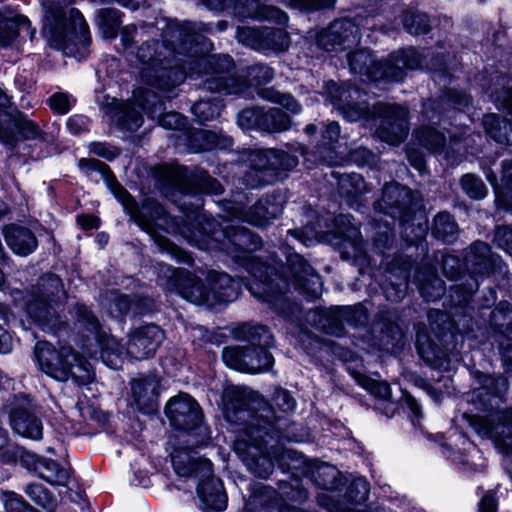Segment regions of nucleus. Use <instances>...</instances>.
<instances>
[{"label":"nucleus","instance_id":"f257e3e1","mask_svg":"<svg viewBox=\"0 0 512 512\" xmlns=\"http://www.w3.org/2000/svg\"><path fill=\"white\" fill-rule=\"evenodd\" d=\"M116 199L135 222L153 238L159 249L178 262L190 264L193 260L190 254L158 232L157 227L163 228L166 232L180 233L190 245L201 250L224 251L237 261L246 260V269L254 277V282L248 284V289L258 299L274 305L290 285L312 298L318 297L322 291L320 275L302 256L294 253L290 246L280 248L287 267L285 274L279 275L276 259L264 263L260 256L245 255L260 247L261 241L258 236L244 227L229 224L227 221L219 223L200 210L199 205L182 211L181 225L174 218L167 216L162 207L157 206L156 213L159 217L152 223L142 219L135 200L117 180Z\"/></svg>","mask_w":512,"mask_h":512},{"label":"nucleus","instance_id":"f03ea898","mask_svg":"<svg viewBox=\"0 0 512 512\" xmlns=\"http://www.w3.org/2000/svg\"><path fill=\"white\" fill-rule=\"evenodd\" d=\"M161 30L162 43L145 42L137 52L142 64L140 76L148 86L169 90L181 84L186 76H205V89L225 95H244L249 87L246 80L238 77L234 63L228 55H205L210 48L204 34L213 31L212 24L180 23L161 19L156 27L150 24L123 27L121 43L130 47L134 38L153 35Z\"/></svg>","mask_w":512,"mask_h":512},{"label":"nucleus","instance_id":"7ed1b4c3","mask_svg":"<svg viewBox=\"0 0 512 512\" xmlns=\"http://www.w3.org/2000/svg\"><path fill=\"white\" fill-rule=\"evenodd\" d=\"M257 395L245 388L229 386L222 394V412L230 423L243 426L234 442V451L255 476L267 478L274 461L267 450L265 437L272 438L274 424L255 409Z\"/></svg>","mask_w":512,"mask_h":512},{"label":"nucleus","instance_id":"20e7f679","mask_svg":"<svg viewBox=\"0 0 512 512\" xmlns=\"http://www.w3.org/2000/svg\"><path fill=\"white\" fill-rule=\"evenodd\" d=\"M161 273L167 278L165 289L168 292L176 293L193 304L205 305L211 309L236 300L241 290L238 280L222 272H209L206 278L207 286L196 275L184 269L165 265L161 268Z\"/></svg>","mask_w":512,"mask_h":512},{"label":"nucleus","instance_id":"39448f33","mask_svg":"<svg viewBox=\"0 0 512 512\" xmlns=\"http://www.w3.org/2000/svg\"><path fill=\"white\" fill-rule=\"evenodd\" d=\"M150 88H139L134 91V102L120 103L115 98L104 96L101 105L105 113L110 117V120L116 124L121 130L134 132L138 130L143 124L142 114L135 108V104L141 108L148 117L157 119L160 126L166 129L181 130L185 127L186 118L177 112L164 113L165 107L160 96L157 92ZM157 89V87H155ZM169 90H162V92H169Z\"/></svg>","mask_w":512,"mask_h":512},{"label":"nucleus","instance_id":"423d86ee","mask_svg":"<svg viewBox=\"0 0 512 512\" xmlns=\"http://www.w3.org/2000/svg\"><path fill=\"white\" fill-rule=\"evenodd\" d=\"M326 93L333 105L341 109L343 116L353 122L359 120L368 121L370 118L379 122L376 130L378 138L391 145H398L404 141L408 134V112L406 108L391 104L378 103L373 111L365 103L356 105L345 104L344 90L335 82L326 84Z\"/></svg>","mask_w":512,"mask_h":512},{"label":"nucleus","instance_id":"0eeeda50","mask_svg":"<svg viewBox=\"0 0 512 512\" xmlns=\"http://www.w3.org/2000/svg\"><path fill=\"white\" fill-rule=\"evenodd\" d=\"M73 0H42L43 27L42 34L50 45L69 54L71 46L86 47L90 43V32L80 11L70 9L67 16L65 9Z\"/></svg>","mask_w":512,"mask_h":512},{"label":"nucleus","instance_id":"6e6552de","mask_svg":"<svg viewBox=\"0 0 512 512\" xmlns=\"http://www.w3.org/2000/svg\"><path fill=\"white\" fill-rule=\"evenodd\" d=\"M237 336L252 345L224 348L222 359L225 365L251 374L269 371L274 364V357L268 351L273 343L270 331L263 325L246 323L239 327Z\"/></svg>","mask_w":512,"mask_h":512},{"label":"nucleus","instance_id":"1a4fd4ad","mask_svg":"<svg viewBox=\"0 0 512 512\" xmlns=\"http://www.w3.org/2000/svg\"><path fill=\"white\" fill-rule=\"evenodd\" d=\"M75 327L81 335L77 345L91 359L98 355L112 369H118L122 364L124 348L116 338L108 335L100 326L99 321L84 304L74 307Z\"/></svg>","mask_w":512,"mask_h":512},{"label":"nucleus","instance_id":"9d476101","mask_svg":"<svg viewBox=\"0 0 512 512\" xmlns=\"http://www.w3.org/2000/svg\"><path fill=\"white\" fill-rule=\"evenodd\" d=\"M374 209L399 220L405 240L416 243L427 234V220L421 212H413L412 191L398 183H390L383 188L382 198L375 202Z\"/></svg>","mask_w":512,"mask_h":512},{"label":"nucleus","instance_id":"9b49d317","mask_svg":"<svg viewBox=\"0 0 512 512\" xmlns=\"http://www.w3.org/2000/svg\"><path fill=\"white\" fill-rule=\"evenodd\" d=\"M348 62L354 74L366 76L368 80L389 82L401 81L406 69L422 66V57L414 48L401 49L392 53L385 61H376L367 50L348 54Z\"/></svg>","mask_w":512,"mask_h":512},{"label":"nucleus","instance_id":"f8f14e48","mask_svg":"<svg viewBox=\"0 0 512 512\" xmlns=\"http://www.w3.org/2000/svg\"><path fill=\"white\" fill-rule=\"evenodd\" d=\"M39 368L50 377L66 381L72 378L77 384H87L94 379L91 363L81 357L70 346L56 350L52 344L42 341L35 346Z\"/></svg>","mask_w":512,"mask_h":512},{"label":"nucleus","instance_id":"ddd939ff","mask_svg":"<svg viewBox=\"0 0 512 512\" xmlns=\"http://www.w3.org/2000/svg\"><path fill=\"white\" fill-rule=\"evenodd\" d=\"M62 287L57 275L47 274L27 294V314L43 331L58 333L66 326L57 313L59 301L64 296Z\"/></svg>","mask_w":512,"mask_h":512},{"label":"nucleus","instance_id":"4468645a","mask_svg":"<svg viewBox=\"0 0 512 512\" xmlns=\"http://www.w3.org/2000/svg\"><path fill=\"white\" fill-rule=\"evenodd\" d=\"M465 267L468 278L465 282L455 284L450 288V297L455 305H463L479 287V277L488 276L501 269L502 260L491 252L488 244L476 241L466 252Z\"/></svg>","mask_w":512,"mask_h":512},{"label":"nucleus","instance_id":"2eb2a0df","mask_svg":"<svg viewBox=\"0 0 512 512\" xmlns=\"http://www.w3.org/2000/svg\"><path fill=\"white\" fill-rule=\"evenodd\" d=\"M249 162L251 169L245 176V183L256 187L273 182L279 177L280 171L296 167L298 159L284 151L268 149L252 151Z\"/></svg>","mask_w":512,"mask_h":512},{"label":"nucleus","instance_id":"dca6fc26","mask_svg":"<svg viewBox=\"0 0 512 512\" xmlns=\"http://www.w3.org/2000/svg\"><path fill=\"white\" fill-rule=\"evenodd\" d=\"M170 424L179 430L175 438L204 437L206 428L202 426V411L198 403L188 394L180 393L171 398L165 407Z\"/></svg>","mask_w":512,"mask_h":512},{"label":"nucleus","instance_id":"f3484780","mask_svg":"<svg viewBox=\"0 0 512 512\" xmlns=\"http://www.w3.org/2000/svg\"><path fill=\"white\" fill-rule=\"evenodd\" d=\"M9 105L10 98L0 88V141L14 146L17 141L16 131L24 139L37 138L41 133L38 125L19 111H10Z\"/></svg>","mask_w":512,"mask_h":512},{"label":"nucleus","instance_id":"a211bd4d","mask_svg":"<svg viewBox=\"0 0 512 512\" xmlns=\"http://www.w3.org/2000/svg\"><path fill=\"white\" fill-rule=\"evenodd\" d=\"M236 37L239 42L264 54L285 51L290 44L288 33L279 28L238 27Z\"/></svg>","mask_w":512,"mask_h":512},{"label":"nucleus","instance_id":"6ab92c4d","mask_svg":"<svg viewBox=\"0 0 512 512\" xmlns=\"http://www.w3.org/2000/svg\"><path fill=\"white\" fill-rule=\"evenodd\" d=\"M472 425L481 437L490 438L497 447L512 457V407L491 414L489 418L477 417Z\"/></svg>","mask_w":512,"mask_h":512},{"label":"nucleus","instance_id":"aec40b11","mask_svg":"<svg viewBox=\"0 0 512 512\" xmlns=\"http://www.w3.org/2000/svg\"><path fill=\"white\" fill-rule=\"evenodd\" d=\"M204 443V437L201 438H175L170 437L168 445L171 450V462L174 471L181 477H189L193 474L200 476V462L207 460L197 456L194 450Z\"/></svg>","mask_w":512,"mask_h":512},{"label":"nucleus","instance_id":"412c9836","mask_svg":"<svg viewBox=\"0 0 512 512\" xmlns=\"http://www.w3.org/2000/svg\"><path fill=\"white\" fill-rule=\"evenodd\" d=\"M12 429L19 435L39 440L42 438L43 425L34 412V405L27 396L15 399L9 411Z\"/></svg>","mask_w":512,"mask_h":512},{"label":"nucleus","instance_id":"4be33fe9","mask_svg":"<svg viewBox=\"0 0 512 512\" xmlns=\"http://www.w3.org/2000/svg\"><path fill=\"white\" fill-rule=\"evenodd\" d=\"M359 41L358 24L351 20H336L317 35V44L326 51H342Z\"/></svg>","mask_w":512,"mask_h":512},{"label":"nucleus","instance_id":"5701e85b","mask_svg":"<svg viewBox=\"0 0 512 512\" xmlns=\"http://www.w3.org/2000/svg\"><path fill=\"white\" fill-rule=\"evenodd\" d=\"M164 338V332L159 326H141L129 334L126 353L136 360L148 359L154 356Z\"/></svg>","mask_w":512,"mask_h":512},{"label":"nucleus","instance_id":"b1692460","mask_svg":"<svg viewBox=\"0 0 512 512\" xmlns=\"http://www.w3.org/2000/svg\"><path fill=\"white\" fill-rule=\"evenodd\" d=\"M201 478L197 486L198 497L205 509L223 511L227 506V496L223 483L213 475L212 463L210 460L200 462Z\"/></svg>","mask_w":512,"mask_h":512},{"label":"nucleus","instance_id":"393cba45","mask_svg":"<svg viewBox=\"0 0 512 512\" xmlns=\"http://www.w3.org/2000/svg\"><path fill=\"white\" fill-rule=\"evenodd\" d=\"M313 316L319 317L317 325L320 329L334 336L343 334L345 323L358 326L367 321V312L361 305L337 307L331 316L318 312H313Z\"/></svg>","mask_w":512,"mask_h":512},{"label":"nucleus","instance_id":"a878e982","mask_svg":"<svg viewBox=\"0 0 512 512\" xmlns=\"http://www.w3.org/2000/svg\"><path fill=\"white\" fill-rule=\"evenodd\" d=\"M170 176L175 184L185 192H204L209 194H220L221 184L208 175L204 170L192 174L186 167L175 166L170 171Z\"/></svg>","mask_w":512,"mask_h":512},{"label":"nucleus","instance_id":"bb28decb","mask_svg":"<svg viewBox=\"0 0 512 512\" xmlns=\"http://www.w3.org/2000/svg\"><path fill=\"white\" fill-rule=\"evenodd\" d=\"M351 215H340L335 219L337 233L341 236L342 255L346 259L362 261L366 257L361 233L356 224L352 222Z\"/></svg>","mask_w":512,"mask_h":512},{"label":"nucleus","instance_id":"cd10ccee","mask_svg":"<svg viewBox=\"0 0 512 512\" xmlns=\"http://www.w3.org/2000/svg\"><path fill=\"white\" fill-rule=\"evenodd\" d=\"M282 211L274 198L260 199L249 211H244L241 207H232L228 213L229 221L235 220L250 223L255 226H264L269 220L276 218Z\"/></svg>","mask_w":512,"mask_h":512},{"label":"nucleus","instance_id":"c85d7f7f","mask_svg":"<svg viewBox=\"0 0 512 512\" xmlns=\"http://www.w3.org/2000/svg\"><path fill=\"white\" fill-rule=\"evenodd\" d=\"M132 394L137 408L144 414L157 410L159 383L154 377L135 379L132 382Z\"/></svg>","mask_w":512,"mask_h":512},{"label":"nucleus","instance_id":"c756f323","mask_svg":"<svg viewBox=\"0 0 512 512\" xmlns=\"http://www.w3.org/2000/svg\"><path fill=\"white\" fill-rule=\"evenodd\" d=\"M103 305H108V313L114 317H123L130 311L134 314H145L151 310L152 301L149 298L130 300L128 296L113 291L105 297Z\"/></svg>","mask_w":512,"mask_h":512},{"label":"nucleus","instance_id":"7c9ffc66","mask_svg":"<svg viewBox=\"0 0 512 512\" xmlns=\"http://www.w3.org/2000/svg\"><path fill=\"white\" fill-rule=\"evenodd\" d=\"M247 508L250 512H280L279 495L270 486L254 483L251 486Z\"/></svg>","mask_w":512,"mask_h":512},{"label":"nucleus","instance_id":"2f4dec72","mask_svg":"<svg viewBox=\"0 0 512 512\" xmlns=\"http://www.w3.org/2000/svg\"><path fill=\"white\" fill-rule=\"evenodd\" d=\"M4 236L7 245L17 255L27 256L38 246L34 234L27 228L11 225L5 228Z\"/></svg>","mask_w":512,"mask_h":512},{"label":"nucleus","instance_id":"473e14b6","mask_svg":"<svg viewBox=\"0 0 512 512\" xmlns=\"http://www.w3.org/2000/svg\"><path fill=\"white\" fill-rule=\"evenodd\" d=\"M414 280L420 294L427 301H435L445 293L444 282L436 275L432 266H424L415 273Z\"/></svg>","mask_w":512,"mask_h":512},{"label":"nucleus","instance_id":"72a5a7b5","mask_svg":"<svg viewBox=\"0 0 512 512\" xmlns=\"http://www.w3.org/2000/svg\"><path fill=\"white\" fill-rule=\"evenodd\" d=\"M340 136V126L337 122H329L324 125L321 133V142L318 146V153L322 160L329 165H338L342 158L335 153L336 143Z\"/></svg>","mask_w":512,"mask_h":512},{"label":"nucleus","instance_id":"f704fd0d","mask_svg":"<svg viewBox=\"0 0 512 512\" xmlns=\"http://www.w3.org/2000/svg\"><path fill=\"white\" fill-rule=\"evenodd\" d=\"M188 146L191 151L199 152L214 148L224 149L232 145V139L207 130H197L188 135Z\"/></svg>","mask_w":512,"mask_h":512},{"label":"nucleus","instance_id":"c9c22d12","mask_svg":"<svg viewBox=\"0 0 512 512\" xmlns=\"http://www.w3.org/2000/svg\"><path fill=\"white\" fill-rule=\"evenodd\" d=\"M239 14L243 17H250L256 20L275 21L279 24H285L288 16L285 12L274 6L264 5L260 0H246V4Z\"/></svg>","mask_w":512,"mask_h":512},{"label":"nucleus","instance_id":"e433bc0d","mask_svg":"<svg viewBox=\"0 0 512 512\" xmlns=\"http://www.w3.org/2000/svg\"><path fill=\"white\" fill-rule=\"evenodd\" d=\"M416 346L421 358L429 365L436 369H448L450 359L448 355L437 347L428 337L424 334H417Z\"/></svg>","mask_w":512,"mask_h":512},{"label":"nucleus","instance_id":"4c0bfd02","mask_svg":"<svg viewBox=\"0 0 512 512\" xmlns=\"http://www.w3.org/2000/svg\"><path fill=\"white\" fill-rule=\"evenodd\" d=\"M475 381L478 384L474 388L473 396L480 398L483 395L501 396L508 388L507 379L503 376H491L481 372L475 373Z\"/></svg>","mask_w":512,"mask_h":512},{"label":"nucleus","instance_id":"58836bf2","mask_svg":"<svg viewBox=\"0 0 512 512\" xmlns=\"http://www.w3.org/2000/svg\"><path fill=\"white\" fill-rule=\"evenodd\" d=\"M483 125L496 142L512 145V124L509 121L501 120L496 114H487L483 117Z\"/></svg>","mask_w":512,"mask_h":512},{"label":"nucleus","instance_id":"ea45409f","mask_svg":"<svg viewBox=\"0 0 512 512\" xmlns=\"http://www.w3.org/2000/svg\"><path fill=\"white\" fill-rule=\"evenodd\" d=\"M34 470L40 478L52 485H65L68 480V472L59 464L50 459L42 458L34 461Z\"/></svg>","mask_w":512,"mask_h":512},{"label":"nucleus","instance_id":"a19ab883","mask_svg":"<svg viewBox=\"0 0 512 512\" xmlns=\"http://www.w3.org/2000/svg\"><path fill=\"white\" fill-rule=\"evenodd\" d=\"M333 176L337 179L339 193L342 196L350 198H356L358 195L366 192V184L361 175L357 173H348L338 176L337 173L333 172ZM349 205H353L348 200Z\"/></svg>","mask_w":512,"mask_h":512},{"label":"nucleus","instance_id":"79ce46f5","mask_svg":"<svg viewBox=\"0 0 512 512\" xmlns=\"http://www.w3.org/2000/svg\"><path fill=\"white\" fill-rule=\"evenodd\" d=\"M458 233V226L453 217L447 212H441L434 218L432 234L446 243H452Z\"/></svg>","mask_w":512,"mask_h":512},{"label":"nucleus","instance_id":"37998d69","mask_svg":"<svg viewBox=\"0 0 512 512\" xmlns=\"http://www.w3.org/2000/svg\"><path fill=\"white\" fill-rule=\"evenodd\" d=\"M339 474L335 466L324 463L316 467L312 472V477L318 487L328 490V493L333 495L332 490L339 486Z\"/></svg>","mask_w":512,"mask_h":512},{"label":"nucleus","instance_id":"c03bdc74","mask_svg":"<svg viewBox=\"0 0 512 512\" xmlns=\"http://www.w3.org/2000/svg\"><path fill=\"white\" fill-rule=\"evenodd\" d=\"M263 119L261 126L264 132H282L291 126L290 117L279 108L263 109Z\"/></svg>","mask_w":512,"mask_h":512},{"label":"nucleus","instance_id":"a18cd8bd","mask_svg":"<svg viewBox=\"0 0 512 512\" xmlns=\"http://www.w3.org/2000/svg\"><path fill=\"white\" fill-rule=\"evenodd\" d=\"M97 24L104 38H115L121 24V13L116 9H102L98 12Z\"/></svg>","mask_w":512,"mask_h":512},{"label":"nucleus","instance_id":"49530a36","mask_svg":"<svg viewBox=\"0 0 512 512\" xmlns=\"http://www.w3.org/2000/svg\"><path fill=\"white\" fill-rule=\"evenodd\" d=\"M415 140L419 145L432 153H440L445 144V137L432 127H423L415 132Z\"/></svg>","mask_w":512,"mask_h":512},{"label":"nucleus","instance_id":"de8ad7c7","mask_svg":"<svg viewBox=\"0 0 512 512\" xmlns=\"http://www.w3.org/2000/svg\"><path fill=\"white\" fill-rule=\"evenodd\" d=\"M503 188L495 185L496 204L498 208L512 209V161L505 163L502 172Z\"/></svg>","mask_w":512,"mask_h":512},{"label":"nucleus","instance_id":"09e8293b","mask_svg":"<svg viewBox=\"0 0 512 512\" xmlns=\"http://www.w3.org/2000/svg\"><path fill=\"white\" fill-rule=\"evenodd\" d=\"M21 27L30 28L29 19L23 15L0 22V46L9 45L18 36Z\"/></svg>","mask_w":512,"mask_h":512},{"label":"nucleus","instance_id":"8fccbe9b","mask_svg":"<svg viewBox=\"0 0 512 512\" xmlns=\"http://www.w3.org/2000/svg\"><path fill=\"white\" fill-rule=\"evenodd\" d=\"M222 107V101L217 97L201 99L192 106V113L200 123H204L217 118Z\"/></svg>","mask_w":512,"mask_h":512},{"label":"nucleus","instance_id":"3c124183","mask_svg":"<svg viewBox=\"0 0 512 512\" xmlns=\"http://www.w3.org/2000/svg\"><path fill=\"white\" fill-rule=\"evenodd\" d=\"M25 492L35 504L43 507L48 512H55L57 500L41 484H29Z\"/></svg>","mask_w":512,"mask_h":512},{"label":"nucleus","instance_id":"603ef678","mask_svg":"<svg viewBox=\"0 0 512 512\" xmlns=\"http://www.w3.org/2000/svg\"><path fill=\"white\" fill-rule=\"evenodd\" d=\"M260 96L267 101L281 105L292 114L301 112V105L291 94H284L274 89H263Z\"/></svg>","mask_w":512,"mask_h":512},{"label":"nucleus","instance_id":"864d4df0","mask_svg":"<svg viewBox=\"0 0 512 512\" xmlns=\"http://www.w3.org/2000/svg\"><path fill=\"white\" fill-rule=\"evenodd\" d=\"M263 108H248L238 114L237 123L243 130L262 131Z\"/></svg>","mask_w":512,"mask_h":512},{"label":"nucleus","instance_id":"5fc2aeb1","mask_svg":"<svg viewBox=\"0 0 512 512\" xmlns=\"http://www.w3.org/2000/svg\"><path fill=\"white\" fill-rule=\"evenodd\" d=\"M460 184L463 191L475 200L483 199L488 193L484 182L474 174H465L461 178Z\"/></svg>","mask_w":512,"mask_h":512},{"label":"nucleus","instance_id":"6e6d98bb","mask_svg":"<svg viewBox=\"0 0 512 512\" xmlns=\"http://www.w3.org/2000/svg\"><path fill=\"white\" fill-rule=\"evenodd\" d=\"M403 25L410 34H424L429 30V18L424 13L408 12L403 18Z\"/></svg>","mask_w":512,"mask_h":512},{"label":"nucleus","instance_id":"4d7b16f0","mask_svg":"<svg viewBox=\"0 0 512 512\" xmlns=\"http://www.w3.org/2000/svg\"><path fill=\"white\" fill-rule=\"evenodd\" d=\"M491 324L501 332H506L512 324V308L509 303H500L491 313Z\"/></svg>","mask_w":512,"mask_h":512},{"label":"nucleus","instance_id":"13d9d810","mask_svg":"<svg viewBox=\"0 0 512 512\" xmlns=\"http://www.w3.org/2000/svg\"><path fill=\"white\" fill-rule=\"evenodd\" d=\"M407 285L408 274L403 272L395 282L390 280V282L383 287L385 297L393 302L401 300L405 296Z\"/></svg>","mask_w":512,"mask_h":512},{"label":"nucleus","instance_id":"bf43d9fd","mask_svg":"<svg viewBox=\"0 0 512 512\" xmlns=\"http://www.w3.org/2000/svg\"><path fill=\"white\" fill-rule=\"evenodd\" d=\"M1 501L6 512H37L15 492H3L1 495Z\"/></svg>","mask_w":512,"mask_h":512},{"label":"nucleus","instance_id":"052dcab7","mask_svg":"<svg viewBox=\"0 0 512 512\" xmlns=\"http://www.w3.org/2000/svg\"><path fill=\"white\" fill-rule=\"evenodd\" d=\"M278 3L288 5L304 11L332 8L336 0H275Z\"/></svg>","mask_w":512,"mask_h":512},{"label":"nucleus","instance_id":"680f3d73","mask_svg":"<svg viewBox=\"0 0 512 512\" xmlns=\"http://www.w3.org/2000/svg\"><path fill=\"white\" fill-rule=\"evenodd\" d=\"M48 103L53 112L63 115L70 111L75 99L68 93L55 92L48 99Z\"/></svg>","mask_w":512,"mask_h":512},{"label":"nucleus","instance_id":"e2e57ef3","mask_svg":"<svg viewBox=\"0 0 512 512\" xmlns=\"http://www.w3.org/2000/svg\"><path fill=\"white\" fill-rule=\"evenodd\" d=\"M288 233L305 246H312L321 241L322 235L310 226L303 229L289 230Z\"/></svg>","mask_w":512,"mask_h":512},{"label":"nucleus","instance_id":"0e129e2a","mask_svg":"<svg viewBox=\"0 0 512 512\" xmlns=\"http://www.w3.org/2000/svg\"><path fill=\"white\" fill-rule=\"evenodd\" d=\"M495 244L512 256V227L507 225L497 226L494 233Z\"/></svg>","mask_w":512,"mask_h":512},{"label":"nucleus","instance_id":"69168bd1","mask_svg":"<svg viewBox=\"0 0 512 512\" xmlns=\"http://www.w3.org/2000/svg\"><path fill=\"white\" fill-rule=\"evenodd\" d=\"M249 76L255 85L266 84L274 77L272 68L264 64H257L249 69Z\"/></svg>","mask_w":512,"mask_h":512},{"label":"nucleus","instance_id":"338daca9","mask_svg":"<svg viewBox=\"0 0 512 512\" xmlns=\"http://www.w3.org/2000/svg\"><path fill=\"white\" fill-rule=\"evenodd\" d=\"M442 269L445 276L449 279L458 280L461 276V264L456 256H442Z\"/></svg>","mask_w":512,"mask_h":512},{"label":"nucleus","instance_id":"774afa93","mask_svg":"<svg viewBox=\"0 0 512 512\" xmlns=\"http://www.w3.org/2000/svg\"><path fill=\"white\" fill-rule=\"evenodd\" d=\"M361 384L376 397L387 399L391 395V388L387 382L364 379Z\"/></svg>","mask_w":512,"mask_h":512}]
</instances>
